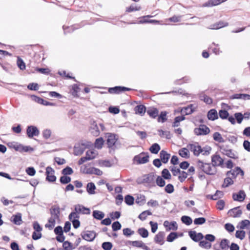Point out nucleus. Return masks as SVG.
<instances>
[{
	"label": "nucleus",
	"instance_id": "obj_1",
	"mask_svg": "<svg viewBox=\"0 0 250 250\" xmlns=\"http://www.w3.org/2000/svg\"><path fill=\"white\" fill-rule=\"evenodd\" d=\"M197 168L202 170L208 175H214L216 173V168L213 165L209 163H204L201 160L197 162Z\"/></svg>",
	"mask_w": 250,
	"mask_h": 250
},
{
	"label": "nucleus",
	"instance_id": "obj_2",
	"mask_svg": "<svg viewBox=\"0 0 250 250\" xmlns=\"http://www.w3.org/2000/svg\"><path fill=\"white\" fill-rule=\"evenodd\" d=\"M136 182L138 184H145L148 187L155 186L154 175L152 173L145 174L137 178Z\"/></svg>",
	"mask_w": 250,
	"mask_h": 250
},
{
	"label": "nucleus",
	"instance_id": "obj_3",
	"mask_svg": "<svg viewBox=\"0 0 250 250\" xmlns=\"http://www.w3.org/2000/svg\"><path fill=\"white\" fill-rule=\"evenodd\" d=\"M219 147L220 151L224 155L234 159L238 158L237 153L232 149H230L228 146L222 145L219 146Z\"/></svg>",
	"mask_w": 250,
	"mask_h": 250
},
{
	"label": "nucleus",
	"instance_id": "obj_4",
	"mask_svg": "<svg viewBox=\"0 0 250 250\" xmlns=\"http://www.w3.org/2000/svg\"><path fill=\"white\" fill-rule=\"evenodd\" d=\"M149 156L148 153L142 152L135 155L133 159V161L137 165L144 164L149 162Z\"/></svg>",
	"mask_w": 250,
	"mask_h": 250
},
{
	"label": "nucleus",
	"instance_id": "obj_5",
	"mask_svg": "<svg viewBox=\"0 0 250 250\" xmlns=\"http://www.w3.org/2000/svg\"><path fill=\"white\" fill-rule=\"evenodd\" d=\"M230 242L229 240L224 238L220 242H217L213 245L214 250H228L229 247Z\"/></svg>",
	"mask_w": 250,
	"mask_h": 250
},
{
	"label": "nucleus",
	"instance_id": "obj_6",
	"mask_svg": "<svg viewBox=\"0 0 250 250\" xmlns=\"http://www.w3.org/2000/svg\"><path fill=\"white\" fill-rule=\"evenodd\" d=\"M104 129V126L103 124H98L94 122L91 125L90 131L91 133L94 136H98L100 133V130L103 131Z\"/></svg>",
	"mask_w": 250,
	"mask_h": 250
},
{
	"label": "nucleus",
	"instance_id": "obj_7",
	"mask_svg": "<svg viewBox=\"0 0 250 250\" xmlns=\"http://www.w3.org/2000/svg\"><path fill=\"white\" fill-rule=\"evenodd\" d=\"M82 238L88 242H92L97 236V233L94 231L86 230L81 233Z\"/></svg>",
	"mask_w": 250,
	"mask_h": 250
},
{
	"label": "nucleus",
	"instance_id": "obj_8",
	"mask_svg": "<svg viewBox=\"0 0 250 250\" xmlns=\"http://www.w3.org/2000/svg\"><path fill=\"white\" fill-rule=\"evenodd\" d=\"M130 90H131V88L122 86H116L108 89V92L112 94H119L125 91Z\"/></svg>",
	"mask_w": 250,
	"mask_h": 250
},
{
	"label": "nucleus",
	"instance_id": "obj_9",
	"mask_svg": "<svg viewBox=\"0 0 250 250\" xmlns=\"http://www.w3.org/2000/svg\"><path fill=\"white\" fill-rule=\"evenodd\" d=\"M194 133L196 135H206L210 132L209 128L206 125H202L199 127L195 128L194 130Z\"/></svg>",
	"mask_w": 250,
	"mask_h": 250
},
{
	"label": "nucleus",
	"instance_id": "obj_10",
	"mask_svg": "<svg viewBox=\"0 0 250 250\" xmlns=\"http://www.w3.org/2000/svg\"><path fill=\"white\" fill-rule=\"evenodd\" d=\"M26 134L29 138H32L34 136H38L40 134V131L36 126L29 125L27 127Z\"/></svg>",
	"mask_w": 250,
	"mask_h": 250
},
{
	"label": "nucleus",
	"instance_id": "obj_11",
	"mask_svg": "<svg viewBox=\"0 0 250 250\" xmlns=\"http://www.w3.org/2000/svg\"><path fill=\"white\" fill-rule=\"evenodd\" d=\"M54 170L51 167H48L46 168V180L50 182H53L56 180V177L54 175Z\"/></svg>",
	"mask_w": 250,
	"mask_h": 250
},
{
	"label": "nucleus",
	"instance_id": "obj_12",
	"mask_svg": "<svg viewBox=\"0 0 250 250\" xmlns=\"http://www.w3.org/2000/svg\"><path fill=\"white\" fill-rule=\"evenodd\" d=\"M106 141L108 147L109 148H112L118 140V137L114 134L108 133Z\"/></svg>",
	"mask_w": 250,
	"mask_h": 250
},
{
	"label": "nucleus",
	"instance_id": "obj_13",
	"mask_svg": "<svg viewBox=\"0 0 250 250\" xmlns=\"http://www.w3.org/2000/svg\"><path fill=\"white\" fill-rule=\"evenodd\" d=\"M50 213L51 217L56 218L57 220H60L61 210L58 205L52 206L50 208Z\"/></svg>",
	"mask_w": 250,
	"mask_h": 250
},
{
	"label": "nucleus",
	"instance_id": "obj_14",
	"mask_svg": "<svg viewBox=\"0 0 250 250\" xmlns=\"http://www.w3.org/2000/svg\"><path fill=\"white\" fill-rule=\"evenodd\" d=\"M188 235L190 238L194 242H198L204 238V235L201 232L197 233L194 230H191L188 232Z\"/></svg>",
	"mask_w": 250,
	"mask_h": 250
},
{
	"label": "nucleus",
	"instance_id": "obj_15",
	"mask_svg": "<svg viewBox=\"0 0 250 250\" xmlns=\"http://www.w3.org/2000/svg\"><path fill=\"white\" fill-rule=\"evenodd\" d=\"M188 147L195 156H198L201 154V146L197 143L189 144Z\"/></svg>",
	"mask_w": 250,
	"mask_h": 250
},
{
	"label": "nucleus",
	"instance_id": "obj_16",
	"mask_svg": "<svg viewBox=\"0 0 250 250\" xmlns=\"http://www.w3.org/2000/svg\"><path fill=\"white\" fill-rule=\"evenodd\" d=\"M165 233L164 231H160L157 234L154 238V242L158 244L163 245L165 243Z\"/></svg>",
	"mask_w": 250,
	"mask_h": 250
},
{
	"label": "nucleus",
	"instance_id": "obj_17",
	"mask_svg": "<svg viewBox=\"0 0 250 250\" xmlns=\"http://www.w3.org/2000/svg\"><path fill=\"white\" fill-rule=\"evenodd\" d=\"M240 174L241 176H243L244 174V171L239 167H236L234 169L230 170L227 173L228 176L234 178L238 175Z\"/></svg>",
	"mask_w": 250,
	"mask_h": 250
},
{
	"label": "nucleus",
	"instance_id": "obj_18",
	"mask_svg": "<svg viewBox=\"0 0 250 250\" xmlns=\"http://www.w3.org/2000/svg\"><path fill=\"white\" fill-rule=\"evenodd\" d=\"M246 195L244 190H240L238 193H234L232 194V198L234 201L243 202L245 198Z\"/></svg>",
	"mask_w": 250,
	"mask_h": 250
},
{
	"label": "nucleus",
	"instance_id": "obj_19",
	"mask_svg": "<svg viewBox=\"0 0 250 250\" xmlns=\"http://www.w3.org/2000/svg\"><path fill=\"white\" fill-rule=\"evenodd\" d=\"M211 162L212 165L216 166H221L224 163V160L219 155H214L212 156Z\"/></svg>",
	"mask_w": 250,
	"mask_h": 250
},
{
	"label": "nucleus",
	"instance_id": "obj_20",
	"mask_svg": "<svg viewBox=\"0 0 250 250\" xmlns=\"http://www.w3.org/2000/svg\"><path fill=\"white\" fill-rule=\"evenodd\" d=\"M32 100L36 102L37 103H39L40 104L44 105H50V106H53L55 105L54 103H50L47 101H45L43 100V99L40 98L39 97H37L36 96H32Z\"/></svg>",
	"mask_w": 250,
	"mask_h": 250
},
{
	"label": "nucleus",
	"instance_id": "obj_21",
	"mask_svg": "<svg viewBox=\"0 0 250 250\" xmlns=\"http://www.w3.org/2000/svg\"><path fill=\"white\" fill-rule=\"evenodd\" d=\"M74 210L77 212L78 213H82L83 214H89L90 212V209L88 208H85L81 205H76L75 207Z\"/></svg>",
	"mask_w": 250,
	"mask_h": 250
},
{
	"label": "nucleus",
	"instance_id": "obj_22",
	"mask_svg": "<svg viewBox=\"0 0 250 250\" xmlns=\"http://www.w3.org/2000/svg\"><path fill=\"white\" fill-rule=\"evenodd\" d=\"M170 157V154L168 153L166 151L162 150L160 153V160L164 164H167Z\"/></svg>",
	"mask_w": 250,
	"mask_h": 250
},
{
	"label": "nucleus",
	"instance_id": "obj_23",
	"mask_svg": "<svg viewBox=\"0 0 250 250\" xmlns=\"http://www.w3.org/2000/svg\"><path fill=\"white\" fill-rule=\"evenodd\" d=\"M239 207L234 208L232 209H230L228 213L230 216L233 217H240L242 214V211L239 209Z\"/></svg>",
	"mask_w": 250,
	"mask_h": 250
},
{
	"label": "nucleus",
	"instance_id": "obj_24",
	"mask_svg": "<svg viewBox=\"0 0 250 250\" xmlns=\"http://www.w3.org/2000/svg\"><path fill=\"white\" fill-rule=\"evenodd\" d=\"M193 106V104H190L186 107H183L181 110V113L185 115L191 114L195 111V108Z\"/></svg>",
	"mask_w": 250,
	"mask_h": 250
},
{
	"label": "nucleus",
	"instance_id": "obj_25",
	"mask_svg": "<svg viewBox=\"0 0 250 250\" xmlns=\"http://www.w3.org/2000/svg\"><path fill=\"white\" fill-rule=\"evenodd\" d=\"M208 120L211 121L217 119L218 118V114L217 111L214 109H211L209 110L208 113Z\"/></svg>",
	"mask_w": 250,
	"mask_h": 250
},
{
	"label": "nucleus",
	"instance_id": "obj_26",
	"mask_svg": "<svg viewBox=\"0 0 250 250\" xmlns=\"http://www.w3.org/2000/svg\"><path fill=\"white\" fill-rule=\"evenodd\" d=\"M228 25V23L220 21L217 23L212 24L210 26L209 29H219L221 28L227 26Z\"/></svg>",
	"mask_w": 250,
	"mask_h": 250
},
{
	"label": "nucleus",
	"instance_id": "obj_27",
	"mask_svg": "<svg viewBox=\"0 0 250 250\" xmlns=\"http://www.w3.org/2000/svg\"><path fill=\"white\" fill-rule=\"evenodd\" d=\"M56 220L57 218L50 217L48 220V223L45 224V227L48 228L49 230H52L55 225Z\"/></svg>",
	"mask_w": 250,
	"mask_h": 250
},
{
	"label": "nucleus",
	"instance_id": "obj_28",
	"mask_svg": "<svg viewBox=\"0 0 250 250\" xmlns=\"http://www.w3.org/2000/svg\"><path fill=\"white\" fill-rule=\"evenodd\" d=\"M147 113L152 118H156L159 114V110L156 108H149L147 110Z\"/></svg>",
	"mask_w": 250,
	"mask_h": 250
},
{
	"label": "nucleus",
	"instance_id": "obj_29",
	"mask_svg": "<svg viewBox=\"0 0 250 250\" xmlns=\"http://www.w3.org/2000/svg\"><path fill=\"white\" fill-rule=\"evenodd\" d=\"M96 189V186L92 182L88 183L86 186V191L89 194H95V190Z\"/></svg>",
	"mask_w": 250,
	"mask_h": 250
},
{
	"label": "nucleus",
	"instance_id": "obj_30",
	"mask_svg": "<svg viewBox=\"0 0 250 250\" xmlns=\"http://www.w3.org/2000/svg\"><path fill=\"white\" fill-rule=\"evenodd\" d=\"M219 45L216 44L214 42H212V44L209 46V49L211 50L216 55H219L222 52L220 50L219 48Z\"/></svg>",
	"mask_w": 250,
	"mask_h": 250
},
{
	"label": "nucleus",
	"instance_id": "obj_31",
	"mask_svg": "<svg viewBox=\"0 0 250 250\" xmlns=\"http://www.w3.org/2000/svg\"><path fill=\"white\" fill-rule=\"evenodd\" d=\"M161 149L160 145L157 143H154L149 147V150L153 154H157Z\"/></svg>",
	"mask_w": 250,
	"mask_h": 250
},
{
	"label": "nucleus",
	"instance_id": "obj_32",
	"mask_svg": "<svg viewBox=\"0 0 250 250\" xmlns=\"http://www.w3.org/2000/svg\"><path fill=\"white\" fill-rule=\"evenodd\" d=\"M93 217L97 220H101L104 216V213L99 210H94L92 212Z\"/></svg>",
	"mask_w": 250,
	"mask_h": 250
},
{
	"label": "nucleus",
	"instance_id": "obj_33",
	"mask_svg": "<svg viewBox=\"0 0 250 250\" xmlns=\"http://www.w3.org/2000/svg\"><path fill=\"white\" fill-rule=\"evenodd\" d=\"M146 110V108L145 106L142 104L138 105L135 107V111L136 113L142 115L145 114Z\"/></svg>",
	"mask_w": 250,
	"mask_h": 250
},
{
	"label": "nucleus",
	"instance_id": "obj_34",
	"mask_svg": "<svg viewBox=\"0 0 250 250\" xmlns=\"http://www.w3.org/2000/svg\"><path fill=\"white\" fill-rule=\"evenodd\" d=\"M199 98L201 100L203 101L207 104H209L212 103V99L204 93L201 94Z\"/></svg>",
	"mask_w": 250,
	"mask_h": 250
},
{
	"label": "nucleus",
	"instance_id": "obj_35",
	"mask_svg": "<svg viewBox=\"0 0 250 250\" xmlns=\"http://www.w3.org/2000/svg\"><path fill=\"white\" fill-rule=\"evenodd\" d=\"M87 173L89 174H94L99 176L102 175L103 174L102 171L95 167H91L89 168L87 170Z\"/></svg>",
	"mask_w": 250,
	"mask_h": 250
},
{
	"label": "nucleus",
	"instance_id": "obj_36",
	"mask_svg": "<svg viewBox=\"0 0 250 250\" xmlns=\"http://www.w3.org/2000/svg\"><path fill=\"white\" fill-rule=\"evenodd\" d=\"M84 150V147H82L80 145H78L74 147V154L76 155H82Z\"/></svg>",
	"mask_w": 250,
	"mask_h": 250
},
{
	"label": "nucleus",
	"instance_id": "obj_37",
	"mask_svg": "<svg viewBox=\"0 0 250 250\" xmlns=\"http://www.w3.org/2000/svg\"><path fill=\"white\" fill-rule=\"evenodd\" d=\"M104 141L103 138L100 137L96 139L95 142V147L97 149H101L104 145Z\"/></svg>",
	"mask_w": 250,
	"mask_h": 250
},
{
	"label": "nucleus",
	"instance_id": "obj_38",
	"mask_svg": "<svg viewBox=\"0 0 250 250\" xmlns=\"http://www.w3.org/2000/svg\"><path fill=\"white\" fill-rule=\"evenodd\" d=\"M200 247L207 250L210 249L211 247V244L207 240H201L199 244Z\"/></svg>",
	"mask_w": 250,
	"mask_h": 250
},
{
	"label": "nucleus",
	"instance_id": "obj_39",
	"mask_svg": "<svg viewBox=\"0 0 250 250\" xmlns=\"http://www.w3.org/2000/svg\"><path fill=\"white\" fill-rule=\"evenodd\" d=\"M213 139L219 143H224L225 142L224 139L222 137L221 134L218 132H215L213 134Z\"/></svg>",
	"mask_w": 250,
	"mask_h": 250
},
{
	"label": "nucleus",
	"instance_id": "obj_40",
	"mask_svg": "<svg viewBox=\"0 0 250 250\" xmlns=\"http://www.w3.org/2000/svg\"><path fill=\"white\" fill-rule=\"evenodd\" d=\"M179 154L182 157L188 158L189 157V151L186 148H182L179 150Z\"/></svg>",
	"mask_w": 250,
	"mask_h": 250
},
{
	"label": "nucleus",
	"instance_id": "obj_41",
	"mask_svg": "<svg viewBox=\"0 0 250 250\" xmlns=\"http://www.w3.org/2000/svg\"><path fill=\"white\" fill-rule=\"evenodd\" d=\"M239 225L240 229H244L250 226V221L247 219L241 221Z\"/></svg>",
	"mask_w": 250,
	"mask_h": 250
},
{
	"label": "nucleus",
	"instance_id": "obj_42",
	"mask_svg": "<svg viewBox=\"0 0 250 250\" xmlns=\"http://www.w3.org/2000/svg\"><path fill=\"white\" fill-rule=\"evenodd\" d=\"M138 233L143 237L146 238L148 236V232L146 229L144 228H141L138 229Z\"/></svg>",
	"mask_w": 250,
	"mask_h": 250
},
{
	"label": "nucleus",
	"instance_id": "obj_43",
	"mask_svg": "<svg viewBox=\"0 0 250 250\" xmlns=\"http://www.w3.org/2000/svg\"><path fill=\"white\" fill-rule=\"evenodd\" d=\"M157 121L158 122L164 123L167 120V112L166 111H162L161 112L159 116H158Z\"/></svg>",
	"mask_w": 250,
	"mask_h": 250
},
{
	"label": "nucleus",
	"instance_id": "obj_44",
	"mask_svg": "<svg viewBox=\"0 0 250 250\" xmlns=\"http://www.w3.org/2000/svg\"><path fill=\"white\" fill-rule=\"evenodd\" d=\"M178 238L177 233L175 232H170L167 238V241L168 242H173L175 239Z\"/></svg>",
	"mask_w": 250,
	"mask_h": 250
},
{
	"label": "nucleus",
	"instance_id": "obj_45",
	"mask_svg": "<svg viewBox=\"0 0 250 250\" xmlns=\"http://www.w3.org/2000/svg\"><path fill=\"white\" fill-rule=\"evenodd\" d=\"M13 223L16 225H20L21 222V213H18L13 216Z\"/></svg>",
	"mask_w": 250,
	"mask_h": 250
},
{
	"label": "nucleus",
	"instance_id": "obj_46",
	"mask_svg": "<svg viewBox=\"0 0 250 250\" xmlns=\"http://www.w3.org/2000/svg\"><path fill=\"white\" fill-rule=\"evenodd\" d=\"M159 132V135L161 137H165L167 139H169L171 138L170 133L168 131H164L162 129L158 130Z\"/></svg>",
	"mask_w": 250,
	"mask_h": 250
},
{
	"label": "nucleus",
	"instance_id": "obj_47",
	"mask_svg": "<svg viewBox=\"0 0 250 250\" xmlns=\"http://www.w3.org/2000/svg\"><path fill=\"white\" fill-rule=\"evenodd\" d=\"M181 221L184 224L188 226L191 224L192 222V219L189 216L186 215L183 216L181 217Z\"/></svg>",
	"mask_w": 250,
	"mask_h": 250
},
{
	"label": "nucleus",
	"instance_id": "obj_48",
	"mask_svg": "<svg viewBox=\"0 0 250 250\" xmlns=\"http://www.w3.org/2000/svg\"><path fill=\"white\" fill-rule=\"evenodd\" d=\"M134 201V199L133 197L130 195H127L125 197V202L128 205L131 206L133 205Z\"/></svg>",
	"mask_w": 250,
	"mask_h": 250
},
{
	"label": "nucleus",
	"instance_id": "obj_49",
	"mask_svg": "<svg viewBox=\"0 0 250 250\" xmlns=\"http://www.w3.org/2000/svg\"><path fill=\"white\" fill-rule=\"evenodd\" d=\"M233 183V181H232L231 178L228 176V177L225 178L224 181V183L222 185L223 188H227L229 186L232 185Z\"/></svg>",
	"mask_w": 250,
	"mask_h": 250
},
{
	"label": "nucleus",
	"instance_id": "obj_50",
	"mask_svg": "<svg viewBox=\"0 0 250 250\" xmlns=\"http://www.w3.org/2000/svg\"><path fill=\"white\" fill-rule=\"evenodd\" d=\"M211 148L209 146H206L204 147L201 146V153L203 155H208L210 154Z\"/></svg>",
	"mask_w": 250,
	"mask_h": 250
},
{
	"label": "nucleus",
	"instance_id": "obj_51",
	"mask_svg": "<svg viewBox=\"0 0 250 250\" xmlns=\"http://www.w3.org/2000/svg\"><path fill=\"white\" fill-rule=\"evenodd\" d=\"M141 9V6L132 4L129 7L126 8V11L127 12H131L133 11H139Z\"/></svg>",
	"mask_w": 250,
	"mask_h": 250
},
{
	"label": "nucleus",
	"instance_id": "obj_52",
	"mask_svg": "<svg viewBox=\"0 0 250 250\" xmlns=\"http://www.w3.org/2000/svg\"><path fill=\"white\" fill-rule=\"evenodd\" d=\"M218 115L222 119H226L229 116V112L226 110L221 109L219 110Z\"/></svg>",
	"mask_w": 250,
	"mask_h": 250
},
{
	"label": "nucleus",
	"instance_id": "obj_53",
	"mask_svg": "<svg viewBox=\"0 0 250 250\" xmlns=\"http://www.w3.org/2000/svg\"><path fill=\"white\" fill-rule=\"evenodd\" d=\"M71 178L66 175H63L60 177V181L62 184H67L71 181Z\"/></svg>",
	"mask_w": 250,
	"mask_h": 250
},
{
	"label": "nucleus",
	"instance_id": "obj_54",
	"mask_svg": "<svg viewBox=\"0 0 250 250\" xmlns=\"http://www.w3.org/2000/svg\"><path fill=\"white\" fill-rule=\"evenodd\" d=\"M73 173V170L72 168L67 166L63 168L62 171V173L64 175H71Z\"/></svg>",
	"mask_w": 250,
	"mask_h": 250
},
{
	"label": "nucleus",
	"instance_id": "obj_55",
	"mask_svg": "<svg viewBox=\"0 0 250 250\" xmlns=\"http://www.w3.org/2000/svg\"><path fill=\"white\" fill-rule=\"evenodd\" d=\"M17 63L18 66L21 70H23L25 69V64L21 58L19 57L18 58Z\"/></svg>",
	"mask_w": 250,
	"mask_h": 250
},
{
	"label": "nucleus",
	"instance_id": "obj_56",
	"mask_svg": "<svg viewBox=\"0 0 250 250\" xmlns=\"http://www.w3.org/2000/svg\"><path fill=\"white\" fill-rule=\"evenodd\" d=\"M97 155V152L94 150H89L86 152V156L91 158V160L94 159Z\"/></svg>",
	"mask_w": 250,
	"mask_h": 250
},
{
	"label": "nucleus",
	"instance_id": "obj_57",
	"mask_svg": "<svg viewBox=\"0 0 250 250\" xmlns=\"http://www.w3.org/2000/svg\"><path fill=\"white\" fill-rule=\"evenodd\" d=\"M234 116L235 119L237 121V122L239 124H241L244 119V117L242 113L240 112H237L234 114Z\"/></svg>",
	"mask_w": 250,
	"mask_h": 250
},
{
	"label": "nucleus",
	"instance_id": "obj_58",
	"mask_svg": "<svg viewBox=\"0 0 250 250\" xmlns=\"http://www.w3.org/2000/svg\"><path fill=\"white\" fill-rule=\"evenodd\" d=\"M162 176L165 179H169L171 178V174L168 170L167 168H165L162 170Z\"/></svg>",
	"mask_w": 250,
	"mask_h": 250
},
{
	"label": "nucleus",
	"instance_id": "obj_59",
	"mask_svg": "<svg viewBox=\"0 0 250 250\" xmlns=\"http://www.w3.org/2000/svg\"><path fill=\"white\" fill-rule=\"evenodd\" d=\"M156 183L157 185L160 187H164L166 184L165 180L160 176H157L156 180Z\"/></svg>",
	"mask_w": 250,
	"mask_h": 250
},
{
	"label": "nucleus",
	"instance_id": "obj_60",
	"mask_svg": "<svg viewBox=\"0 0 250 250\" xmlns=\"http://www.w3.org/2000/svg\"><path fill=\"white\" fill-rule=\"evenodd\" d=\"M206 219L204 217H199L195 218L194 220V224L195 225H201L204 224L206 222Z\"/></svg>",
	"mask_w": 250,
	"mask_h": 250
},
{
	"label": "nucleus",
	"instance_id": "obj_61",
	"mask_svg": "<svg viewBox=\"0 0 250 250\" xmlns=\"http://www.w3.org/2000/svg\"><path fill=\"white\" fill-rule=\"evenodd\" d=\"M112 247V244L110 242H104L102 245V248L104 250H110Z\"/></svg>",
	"mask_w": 250,
	"mask_h": 250
},
{
	"label": "nucleus",
	"instance_id": "obj_62",
	"mask_svg": "<svg viewBox=\"0 0 250 250\" xmlns=\"http://www.w3.org/2000/svg\"><path fill=\"white\" fill-rule=\"evenodd\" d=\"M122 226L120 223L119 221L114 222L112 224V230L114 231H118L121 229Z\"/></svg>",
	"mask_w": 250,
	"mask_h": 250
},
{
	"label": "nucleus",
	"instance_id": "obj_63",
	"mask_svg": "<svg viewBox=\"0 0 250 250\" xmlns=\"http://www.w3.org/2000/svg\"><path fill=\"white\" fill-rule=\"evenodd\" d=\"M236 238L243 240L245 237V232L244 230H237L235 233Z\"/></svg>",
	"mask_w": 250,
	"mask_h": 250
},
{
	"label": "nucleus",
	"instance_id": "obj_64",
	"mask_svg": "<svg viewBox=\"0 0 250 250\" xmlns=\"http://www.w3.org/2000/svg\"><path fill=\"white\" fill-rule=\"evenodd\" d=\"M62 247L65 250H72L73 249L72 244L68 241L63 242Z\"/></svg>",
	"mask_w": 250,
	"mask_h": 250
}]
</instances>
